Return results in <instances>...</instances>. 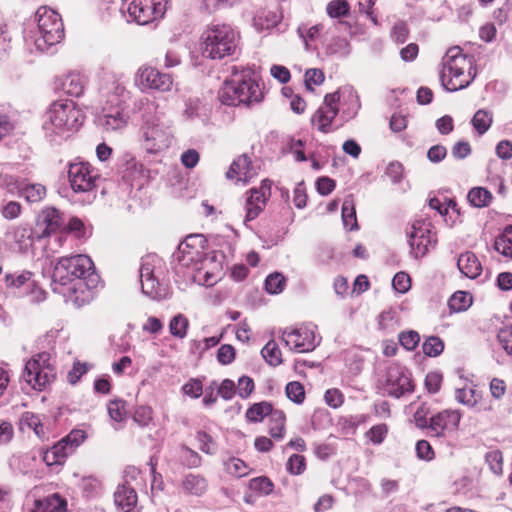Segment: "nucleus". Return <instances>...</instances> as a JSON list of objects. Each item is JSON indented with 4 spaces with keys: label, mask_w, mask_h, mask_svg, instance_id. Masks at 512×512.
Wrapping results in <instances>:
<instances>
[{
    "label": "nucleus",
    "mask_w": 512,
    "mask_h": 512,
    "mask_svg": "<svg viewBox=\"0 0 512 512\" xmlns=\"http://www.w3.org/2000/svg\"><path fill=\"white\" fill-rule=\"evenodd\" d=\"M285 285V278L280 273H272L267 276L265 280V288L270 294H278L283 291Z\"/></svg>",
    "instance_id": "46"
},
{
    "label": "nucleus",
    "mask_w": 512,
    "mask_h": 512,
    "mask_svg": "<svg viewBox=\"0 0 512 512\" xmlns=\"http://www.w3.org/2000/svg\"><path fill=\"white\" fill-rule=\"evenodd\" d=\"M31 512H67V504L58 494H53L37 500Z\"/></svg>",
    "instance_id": "28"
},
{
    "label": "nucleus",
    "mask_w": 512,
    "mask_h": 512,
    "mask_svg": "<svg viewBox=\"0 0 512 512\" xmlns=\"http://www.w3.org/2000/svg\"><path fill=\"white\" fill-rule=\"evenodd\" d=\"M326 11L333 18L345 16L349 12V4L346 0H333L328 3Z\"/></svg>",
    "instance_id": "49"
},
{
    "label": "nucleus",
    "mask_w": 512,
    "mask_h": 512,
    "mask_svg": "<svg viewBox=\"0 0 512 512\" xmlns=\"http://www.w3.org/2000/svg\"><path fill=\"white\" fill-rule=\"evenodd\" d=\"M324 73L320 69L311 68L305 72V85L307 89L313 91V85L318 86L324 81Z\"/></svg>",
    "instance_id": "53"
},
{
    "label": "nucleus",
    "mask_w": 512,
    "mask_h": 512,
    "mask_svg": "<svg viewBox=\"0 0 512 512\" xmlns=\"http://www.w3.org/2000/svg\"><path fill=\"white\" fill-rule=\"evenodd\" d=\"M209 487L208 480L201 474L187 473L179 483V492L185 496L201 497Z\"/></svg>",
    "instance_id": "23"
},
{
    "label": "nucleus",
    "mask_w": 512,
    "mask_h": 512,
    "mask_svg": "<svg viewBox=\"0 0 512 512\" xmlns=\"http://www.w3.org/2000/svg\"><path fill=\"white\" fill-rule=\"evenodd\" d=\"M342 219L344 226L353 230L357 227L356 213L352 200H345L342 205Z\"/></svg>",
    "instance_id": "43"
},
{
    "label": "nucleus",
    "mask_w": 512,
    "mask_h": 512,
    "mask_svg": "<svg viewBox=\"0 0 512 512\" xmlns=\"http://www.w3.org/2000/svg\"><path fill=\"white\" fill-rule=\"evenodd\" d=\"M134 81L141 90L152 89L166 92L170 91L173 86L170 74L162 73L148 65H143L137 70Z\"/></svg>",
    "instance_id": "15"
},
{
    "label": "nucleus",
    "mask_w": 512,
    "mask_h": 512,
    "mask_svg": "<svg viewBox=\"0 0 512 512\" xmlns=\"http://www.w3.org/2000/svg\"><path fill=\"white\" fill-rule=\"evenodd\" d=\"M462 414L459 410L446 409L429 418V434L445 437L458 430Z\"/></svg>",
    "instance_id": "20"
},
{
    "label": "nucleus",
    "mask_w": 512,
    "mask_h": 512,
    "mask_svg": "<svg viewBox=\"0 0 512 512\" xmlns=\"http://www.w3.org/2000/svg\"><path fill=\"white\" fill-rule=\"evenodd\" d=\"M339 101L340 94L338 91L327 94L324 97L323 104L313 114L311 123L320 132L329 133L333 130L332 124L339 112Z\"/></svg>",
    "instance_id": "17"
},
{
    "label": "nucleus",
    "mask_w": 512,
    "mask_h": 512,
    "mask_svg": "<svg viewBox=\"0 0 512 512\" xmlns=\"http://www.w3.org/2000/svg\"><path fill=\"white\" fill-rule=\"evenodd\" d=\"M98 278L89 256L79 254L61 257L52 274L53 291L65 293L61 287L70 285L68 291L76 295L73 301L77 305H83L92 298L91 288L96 286Z\"/></svg>",
    "instance_id": "1"
},
{
    "label": "nucleus",
    "mask_w": 512,
    "mask_h": 512,
    "mask_svg": "<svg viewBox=\"0 0 512 512\" xmlns=\"http://www.w3.org/2000/svg\"><path fill=\"white\" fill-rule=\"evenodd\" d=\"M156 109L153 101L148 97L142 96L134 101L133 112H140L143 116L151 115Z\"/></svg>",
    "instance_id": "51"
},
{
    "label": "nucleus",
    "mask_w": 512,
    "mask_h": 512,
    "mask_svg": "<svg viewBox=\"0 0 512 512\" xmlns=\"http://www.w3.org/2000/svg\"><path fill=\"white\" fill-rule=\"evenodd\" d=\"M325 402L328 406L332 408H338L343 404L344 397L340 390L338 389H328L325 392Z\"/></svg>",
    "instance_id": "63"
},
{
    "label": "nucleus",
    "mask_w": 512,
    "mask_h": 512,
    "mask_svg": "<svg viewBox=\"0 0 512 512\" xmlns=\"http://www.w3.org/2000/svg\"><path fill=\"white\" fill-rule=\"evenodd\" d=\"M166 6V0H132L127 10L133 21L139 25H146L162 18Z\"/></svg>",
    "instance_id": "14"
},
{
    "label": "nucleus",
    "mask_w": 512,
    "mask_h": 512,
    "mask_svg": "<svg viewBox=\"0 0 512 512\" xmlns=\"http://www.w3.org/2000/svg\"><path fill=\"white\" fill-rule=\"evenodd\" d=\"M85 79L79 73H69L62 81V90L73 97H79L83 94L85 88Z\"/></svg>",
    "instance_id": "29"
},
{
    "label": "nucleus",
    "mask_w": 512,
    "mask_h": 512,
    "mask_svg": "<svg viewBox=\"0 0 512 512\" xmlns=\"http://www.w3.org/2000/svg\"><path fill=\"white\" fill-rule=\"evenodd\" d=\"M189 320L183 314L175 315L169 323L170 333L177 338L183 339L187 335Z\"/></svg>",
    "instance_id": "38"
},
{
    "label": "nucleus",
    "mask_w": 512,
    "mask_h": 512,
    "mask_svg": "<svg viewBox=\"0 0 512 512\" xmlns=\"http://www.w3.org/2000/svg\"><path fill=\"white\" fill-rule=\"evenodd\" d=\"M286 395L294 403H302L305 398V390L303 385L297 381L289 382L286 385Z\"/></svg>",
    "instance_id": "48"
},
{
    "label": "nucleus",
    "mask_w": 512,
    "mask_h": 512,
    "mask_svg": "<svg viewBox=\"0 0 512 512\" xmlns=\"http://www.w3.org/2000/svg\"><path fill=\"white\" fill-rule=\"evenodd\" d=\"M133 420L141 427H148L153 424V410L149 406H139L136 408Z\"/></svg>",
    "instance_id": "47"
},
{
    "label": "nucleus",
    "mask_w": 512,
    "mask_h": 512,
    "mask_svg": "<svg viewBox=\"0 0 512 512\" xmlns=\"http://www.w3.org/2000/svg\"><path fill=\"white\" fill-rule=\"evenodd\" d=\"M494 248L504 257L512 258V225L506 227L495 239Z\"/></svg>",
    "instance_id": "33"
},
{
    "label": "nucleus",
    "mask_w": 512,
    "mask_h": 512,
    "mask_svg": "<svg viewBox=\"0 0 512 512\" xmlns=\"http://www.w3.org/2000/svg\"><path fill=\"white\" fill-rule=\"evenodd\" d=\"M272 481L265 476L253 478L249 481V488L257 493L268 495L273 491Z\"/></svg>",
    "instance_id": "45"
},
{
    "label": "nucleus",
    "mask_w": 512,
    "mask_h": 512,
    "mask_svg": "<svg viewBox=\"0 0 512 512\" xmlns=\"http://www.w3.org/2000/svg\"><path fill=\"white\" fill-rule=\"evenodd\" d=\"M162 265V260L155 254H147L141 259L139 268L142 292L155 298L159 295V280L155 272Z\"/></svg>",
    "instance_id": "18"
},
{
    "label": "nucleus",
    "mask_w": 512,
    "mask_h": 512,
    "mask_svg": "<svg viewBox=\"0 0 512 512\" xmlns=\"http://www.w3.org/2000/svg\"><path fill=\"white\" fill-rule=\"evenodd\" d=\"M324 26L322 24H316L309 26L308 24H301L297 28L299 37L305 43V49L310 50V43L319 39Z\"/></svg>",
    "instance_id": "32"
},
{
    "label": "nucleus",
    "mask_w": 512,
    "mask_h": 512,
    "mask_svg": "<svg viewBox=\"0 0 512 512\" xmlns=\"http://www.w3.org/2000/svg\"><path fill=\"white\" fill-rule=\"evenodd\" d=\"M442 375L439 372H429L425 378V387L430 393H437L441 387Z\"/></svg>",
    "instance_id": "64"
},
{
    "label": "nucleus",
    "mask_w": 512,
    "mask_h": 512,
    "mask_svg": "<svg viewBox=\"0 0 512 512\" xmlns=\"http://www.w3.org/2000/svg\"><path fill=\"white\" fill-rule=\"evenodd\" d=\"M457 267L463 275L470 279L477 278L482 271V265L479 259L470 251L462 253L458 257Z\"/></svg>",
    "instance_id": "27"
},
{
    "label": "nucleus",
    "mask_w": 512,
    "mask_h": 512,
    "mask_svg": "<svg viewBox=\"0 0 512 512\" xmlns=\"http://www.w3.org/2000/svg\"><path fill=\"white\" fill-rule=\"evenodd\" d=\"M455 399L468 407H473L478 403L479 394L471 386H465L455 390Z\"/></svg>",
    "instance_id": "39"
},
{
    "label": "nucleus",
    "mask_w": 512,
    "mask_h": 512,
    "mask_svg": "<svg viewBox=\"0 0 512 512\" xmlns=\"http://www.w3.org/2000/svg\"><path fill=\"white\" fill-rule=\"evenodd\" d=\"M225 471L235 477H244L248 474L247 464L240 458L231 457L224 461Z\"/></svg>",
    "instance_id": "40"
},
{
    "label": "nucleus",
    "mask_w": 512,
    "mask_h": 512,
    "mask_svg": "<svg viewBox=\"0 0 512 512\" xmlns=\"http://www.w3.org/2000/svg\"><path fill=\"white\" fill-rule=\"evenodd\" d=\"M491 124L492 115L486 110H478L472 118V125L480 135L484 134Z\"/></svg>",
    "instance_id": "41"
},
{
    "label": "nucleus",
    "mask_w": 512,
    "mask_h": 512,
    "mask_svg": "<svg viewBox=\"0 0 512 512\" xmlns=\"http://www.w3.org/2000/svg\"><path fill=\"white\" fill-rule=\"evenodd\" d=\"M123 160L125 165L123 180L131 190L141 191L150 181V171L130 153H125Z\"/></svg>",
    "instance_id": "19"
},
{
    "label": "nucleus",
    "mask_w": 512,
    "mask_h": 512,
    "mask_svg": "<svg viewBox=\"0 0 512 512\" xmlns=\"http://www.w3.org/2000/svg\"><path fill=\"white\" fill-rule=\"evenodd\" d=\"M36 27L30 31L27 39L34 42L36 49L46 52L59 43L64 36V27L60 15L46 7L38 8L35 13Z\"/></svg>",
    "instance_id": "7"
},
{
    "label": "nucleus",
    "mask_w": 512,
    "mask_h": 512,
    "mask_svg": "<svg viewBox=\"0 0 512 512\" xmlns=\"http://www.w3.org/2000/svg\"><path fill=\"white\" fill-rule=\"evenodd\" d=\"M56 361L47 352L33 356L25 364L23 378L33 389L42 391L56 378Z\"/></svg>",
    "instance_id": "9"
},
{
    "label": "nucleus",
    "mask_w": 512,
    "mask_h": 512,
    "mask_svg": "<svg viewBox=\"0 0 512 512\" xmlns=\"http://www.w3.org/2000/svg\"><path fill=\"white\" fill-rule=\"evenodd\" d=\"M108 413L112 420L116 422L123 421L125 417V408L122 401H111L108 404Z\"/></svg>",
    "instance_id": "62"
},
{
    "label": "nucleus",
    "mask_w": 512,
    "mask_h": 512,
    "mask_svg": "<svg viewBox=\"0 0 512 512\" xmlns=\"http://www.w3.org/2000/svg\"><path fill=\"white\" fill-rule=\"evenodd\" d=\"M486 463L488 464L490 470L496 474L501 475L503 472V455L500 450H491L486 453L485 456Z\"/></svg>",
    "instance_id": "44"
},
{
    "label": "nucleus",
    "mask_w": 512,
    "mask_h": 512,
    "mask_svg": "<svg viewBox=\"0 0 512 512\" xmlns=\"http://www.w3.org/2000/svg\"><path fill=\"white\" fill-rule=\"evenodd\" d=\"M140 142L147 153L156 154L170 146L172 134L167 127L155 120H146L141 126Z\"/></svg>",
    "instance_id": "11"
},
{
    "label": "nucleus",
    "mask_w": 512,
    "mask_h": 512,
    "mask_svg": "<svg viewBox=\"0 0 512 512\" xmlns=\"http://www.w3.org/2000/svg\"><path fill=\"white\" fill-rule=\"evenodd\" d=\"M84 112L72 100L52 102L43 115L42 129L51 142L60 143L79 130Z\"/></svg>",
    "instance_id": "3"
},
{
    "label": "nucleus",
    "mask_w": 512,
    "mask_h": 512,
    "mask_svg": "<svg viewBox=\"0 0 512 512\" xmlns=\"http://www.w3.org/2000/svg\"><path fill=\"white\" fill-rule=\"evenodd\" d=\"M130 92L119 82H113L108 89L107 100L98 117V124L105 131H117L125 128L130 118Z\"/></svg>",
    "instance_id": "6"
},
{
    "label": "nucleus",
    "mask_w": 512,
    "mask_h": 512,
    "mask_svg": "<svg viewBox=\"0 0 512 512\" xmlns=\"http://www.w3.org/2000/svg\"><path fill=\"white\" fill-rule=\"evenodd\" d=\"M0 188L6 189L7 192H45L46 188L40 183H34L27 179H19L18 177L7 172L0 174Z\"/></svg>",
    "instance_id": "24"
},
{
    "label": "nucleus",
    "mask_w": 512,
    "mask_h": 512,
    "mask_svg": "<svg viewBox=\"0 0 512 512\" xmlns=\"http://www.w3.org/2000/svg\"><path fill=\"white\" fill-rule=\"evenodd\" d=\"M410 252L415 258L425 256L429 249L436 244L435 235L431 231L429 221L415 220L407 230Z\"/></svg>",
    "instance_id": "12"
},
{
    "label": "nucleus",
    "mask_w": 512,
    "mask_h": 512,
    "mask_svg": "<svg viewBox=\"0 0 512 512\" xmlns=\"http://www.w3.org/2000/svg\"><path fill=\"white\" fill-rule=\"evenodd\" d=\"M63 225L60 212L55 208H46L39 215L37 227L41 229L39 237H47Z\"/></svg>",
    "instance_id": "25"
},
{
    "label": "nucleus",
    "mask_w": 512,
    "mask_h": 512,
    "mask_svg": "<svg viewBox=\"0 0 512 512\" xmlns=\"http://www.w3.org/2000/svg\"><path fill=\"white\" fill-rule=\"evenodd\" d=\"M215 388H217V394L224 400H231L236 393L235 383L230 379H224Z\"/></svg>",
    "instance_id": "60"
},
{
    "label": "nucleus",
    "mask_w": 512,
    "mask_h": 512,
    "mask_svg": "<svg viewBox=\"0 0 512 512\" xmlns=\"http://www.w3.org/2000/svg\"><path fill=\"white\" fill-rule=\"evenodd\" d=\"M197 440L199 442V449L206 454H214L216 451V445L212 437L206 432H198Z\"/></svg>",
    "instance_id": "57"
},
{
    "label": "nucleus",
    "mask_w": 512,
    "mask_h": 512,
    "mask_svg": "<svg viewBox=\"0 0 512 512\" xmlns=\"http://www.w3.org/2000/svg\"><path fill=\"white\" fill-rule=\"evenodd\" d=\"M30 271H16L5 275V285L18 297H26L32 303L45 299V292L36 283Z\"/></svg>",
    "instance_id": "10"
},
{
    "label": "nucleus",
    "mask_w": 512,
    "mask_h": 512,
    "mask_svg": "<svg viewBox=\"0 0 512 512\" xmlns=\"http://www.w3.org/2000/svg\"><path fill=\"white\" fill-rule=\"evenodd\" d=\"M476 76L474 57L462 53L459 47L448 49L442 59L440 80L445 90L458 91L468 87Z\"/></svg>",
    "instance_id": "5"
},
{
    "label": "nucleus",
    "mask_w": 512,
    "mask_h": 512,
    "mask_svg": "<svg viewBox=\"0 0 512 512\" xmlns=\"http://www.w3.org/2000/svg\"><path fill=\"white\" fill-rule=\"evenodd\" d=\"M267 200L268 197H266V194H250L245 204V220L251 221L255 219L266 205Z\"/></svg>",
    "instance_id": "31"
},
{
    "label": "nucleus",
    "mask_w": 512,
    "mask_h": 512,
    "mask_svg": "<svg viewBox=\"0 0 512 512\" xmlns=\"http://www.w3.org/2000/svg\"><path fill=\"white\" fill-rule=\"evenodd\" d=\"M19 427L23 432L32 430L38 438H45L44 425L42 424L40 417L32 412H25L22 414L19 420Z\"/></svg>",
    "instance_id": "30"
},
{
    "label": "nucleus",
    "mask_w": 512,
    "mask_h": 512,
    "mask_svg": "<svg viewBox=\"0 0 512 512\" xmlns=\"http://www.w3.org/2000/svg\"><path fill=\"white\" fill-rule=\"evenodd\" d=\"M235 359V349L229 344H224L217 351V360L222 365H228Z\"/></svg>",
    "instance_id": "58"
},
{
    "label": "nucleus",
    "mask_w": 512,
    "mask_h": 512,
    "mask_svg": "<svg viewBox=\"0 0 512 512\" xmlns=\"http://www.w3.org/2000/svg\"><path fill=\"white\" fill-rule=\"evenodd\" d=\"M285 415L280 410H275L269 417V433L272 438L280 440L285 432Z\"/></svg>",
    "instance_id": "34"
},
{
    "label": "nucleus",
    "mask_w": 512,
    "mask_h": 512,
    "mask_svg": "<svg viewBox=\"0 0 512 512\" xmlns=\"http://www.w3.org/2000/svg\"><path fill=\"white\" fill-rule=\"evenodd\" d=\"M399 341L400 344L406 349V350H414L420 341V336L416 331L410 330L406 332H402L399 335Z\"/></svg>",
    "instance_id": "52"
},
{
    "label": "nucleus",
    "mask_w": 512,
    "mask_h": 512,
    "mask_svg": "<svg viewBox=\"0 0 512 512\" xmlns=\"http://www.w3.org/2000/svg\"><path fill=\"white\" fill-rule=\"evenodd\" d=\"M416 455L420 460L431 461L435 457L434 450L430 443L426 440H419L416 443Z\"/></svg>",
    "instance_id": "54"
},
{
    "label": "nucleus",
    "mask_w": 512,
    "mask_h": 512,
    "mask_svg": "<svg viewBox=\"0 0 512 512\" xmlns=\"http://www.w3.org/2000/svg\"><path fill=\"white\" fill-rule=\"evenodd\" d=\"M282 340L297 353L310 352L317 346L314 330L308 326L286 328Z\"/></svg>",
    "instance_id": "16"
},
{
    "label": "nucleus",
    "mask_w": 512,
    "mask_h": 512,
    "mask_svg": "<svg viewBox=\"0 0 512 512\" xmlns=\"http://www.w3.org/2000/svg\"><path fill=\"white\" fill-rule=\"evenodd\" d=\"M69 181L74 192H91L100 187L101 176L86 162L73 163L68 170Z\"/></svg>",
    "instance_id": "13"
},
{
    "label": "nucleus",
    "mask_w": 512,
    "mask_h": 512,
    "mask_svg": "<svg viewBox=\"0 0 512 512\" xmlns=\"http://www.w3.org/2000/svg\"><path fill=\"white\" fill-rule=\"evenodd\" d=\"M257 174L250 158L246 155H240L230 165L226 172V177L235 182H249Z\"/></svg>",
    "instance_id": "22"
},
{
    "label": "nucleus",
    "mask_w": 512,
    "mask_h": 512,
    "mask_svg": "<svg viewBox=\"0 0 512 512\" xmlns=\"http://www.w3.org/2000/svg\"><path fill=\"white\" fill-rule=\"evenodd\" d=\"M116 506L123 512H135L137 507V494L134 488L127 484L119 485L114 493Z\"/></svg>",
    "instance_id": "26"
},
{
    "label": "nucleus",
    "mask_w": 512,
    "mask_h": 512,
    "mask_svg": "<svg viewBox=\"0 0 512 512\" xmlns=\"http://www.w3.org/2000/svg\"><path fill=\"white\" fill-rule=\"evenodd\" d=\"M202 40L203 54L214 60L233 55L238 46V35L227 24L209 26L204 31Z\"/></svg>",
    "instance_id": "8"
},
{
    "label": "nucleus",
    "mask_w": 512,
    "mask_h": 512,
    "mask_svg": "<svg viewBox=\"0 0 512 512\" xmlns=\"http://www.w3.org/2000/svg\"><path fill=\"white\" fill-rule=\"evenodd\" d=\"M393 288L399 293H405L410 289L411 280L407 273L398 272L392 280Z\"/></svg>",
    "instance_id": "56"
},
{
    "label": "nucleus",
    "mask_w": 512,
    "mask_h": 512,
    "mask_svg": "<svg viewBox=\"0 0 512 512\" xmlns=\"http://www.w3.org/2000/svg\"><path fill=\"white\" fill-rule=\"evenodd\" d=\"M497 339L507 354L512 356V326H506L500 329Z\"/></svg>",
    "instance_id": "55"
},
{
    "label": "nucleus",
    "mask_w": 512,
    "mask_h": 512,
    "mask_svg": "<svg viewBox=\"0 0 512 512\" xmlns=\"http://www.w3.org/2000/svg\"><path fill=\"white\" fill-rule=\"evenodd\" d=\"M306 468L305 458L299 454H293L289 457L286 469L292 475H300Z\"/></svg>",
    "instance_id": "50"
},
{
    "label": "nucleus",
    "mask_w": 512,
    "mask_h": 512,
    "mask_svg": "<svg viewBox=\"0 0 512 512\" xmlns=\"http://www.w3.org/2000/svg\"><path fill=\"white\" fill-rule=\"evenodd\" d=\"M64 439L69 445L68 448L72 451H75V449L85 441L86 433L81 429H74L66 437H64Z\"/></svg>",
    "instance_id": "59"
},
{
    "label": "nucleus",
    "mask_w": 512,
    "mask_h": 512,
    "mask_svg": "<svg viewBox=\"0 0 512 512\" xmlns=\"http://www.w3.org/2000/svg\"><path fill=\"white\" fill-rule=\"evenodd\" d=\"M472 304V296L465 291L455 292L448 301V306L453 312L467 310Z\"/></svg>",
    "instance_id": "36"
},
{
    "label": "nucleus",
    "mask_w": 512,
    "mask_h": 512,
    "mask_svg": "<svg viewBox=\"0 0 512 512\" xmlns=\"http://www.w3.org/2000/svg\"><path fill=\"white\" fill-rule=\"evenodd\" d=\"M261 355L271 366L275 367L282 363V353L274 340L267 342L261 350Z\"/></svg>",
    "instance_id": "37"
},
{
    "label": "nucleus",
    "mask_w": 512,
    "mask_h": 512,
    "mask_svg": "<svg viewBox=\"0 0 512 512\" xmlns=\"http://www.w3.org/2000/svg\"><path fill=\"white\" fill-rule=\"evenodd\" d=\"M385 389L388 395L399 398L413 391L409 372L399 364L389 366L386 375Z\"/></svg>",
    "instance_id": "21"
},
{
    "label": "nucleus",
    "mask_w": 512,
    "mask_h": 512,
    "mask_svg": "<svg viewBox=\"0 0 512 512\" xmlns=\"http://www.w3.org/2000/svg\"><path fill=\"white\" fill-rule=\"evenodd\" d=\"M422 349L425 355L429 357H436L443 352L444 343L439 337L431 336L425 340L422 345Z\"/></svg>",
    "instance_id": "42"
},
{
    "label": "nucleus",
    "mask_w": 512,
    "mask_h": 512,
    "mask_svg": "<svg viewBox=\"0 0 512 512\" xmlns=\"http://www.w3.org/2000/svg\"><path fill=\"white\" fill-rule=\"evenodd\" d=\"M274 411L268 402L255 403L246 411V418L248 421L256 423L262 421L265 416L270 417Z\"/></svg>",
    "instance_id": "35"
},
{
    "label": "nucleus",
    "mask_w": 512,
    "mask_h": 512,
    "mask_svg": "<svg viewBox=\"0 0 512 512\" xmlns=\"http://www.w3.org/2000/svg\"><path fill=\"white\" fill-rule=\"evenodd\" d=\"M204 242L201 235H189L179 244L176 259L195 283L210 287L221 279L222 264L215 256L205 255Z\"/></svg>",
    "instance_id": "2"
},
{
    "label": "nucleus",
    "mask_w": 512,
    "mask_h": 512,
    "mask_svg": "<svg viewBox=\"0 0 512 512\" xmlns=\"http://www.w3.org/2000/svg\"><path fill=\"white\" fill-rule=\"evenodd\" d=\"M388 429L385 424H379L371 427L367 432V437L374 444H380L383 442L387 435Z\"/></svg>",
    "instance_id": "61"
},
{
    "label": "nucleus",
    "mask_w": 512,
    "mask_h": 512,
    "mask_svg": "<svg viewBox=\"0 0 512 512\" xmlns=\"http://www.w3.org/2000/svg\"><path fill=\"white\" fill-rule=\"evenodd\" d=\"M219 100L230 106L252 105L263 99V92L250 70L232 67L231 79L225 80L218 92Z\"/></svg>",
    "instance_id": "4"
}]
</instances>
